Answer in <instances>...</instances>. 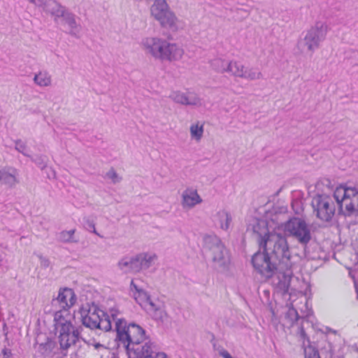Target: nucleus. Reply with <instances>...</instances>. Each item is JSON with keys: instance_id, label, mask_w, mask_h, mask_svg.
<instances>
[{"instance_id": "1", "label": "nucleus", "mask_w": 358, "mask_h": 358, "mask_svg": "<svg viewBox=\"0 0 358 358\" xmlns=\"http://www.w3.org/2000/svg\"><path fill=\"white\" fill-rule=\"evenodd\" d=\"M291 252L285 234L271 231L266 240L262 241L259 250L251 259L258 273L269 279L276 275L273 283L283 293L289 290L292 272Z\"/></svg>"}, {"instance_id": "2", "label": "nucleus", "mask_w": 358, "mask_h": 358, "mask_svg": "<svg viewBox=\"0 0 358 358\" xmlns=\"http://www.w3.org/2000/svg\"><path fill=\"white\" fill-rule=\"evenodd\" d=\"M339 199L337 188L332 194H316L311 201L313 214L326 223L332 222L334 217H343L339 214Z\"/></svg>"}, {"instance_id": "3", "label": "nucleus", "mask_w": 358, "mask_h": 358, "mask_svg": "<svg viewBox=\"0 0 358 358\" xmlns=\"http://www.w3.org/2000/svg\"><path fill=\"white\" fill-rule=\"evenodd\" d=\"M203 248L210 254L213 269L220 273L229 270L230 253L218 236L214 234L203 236Z\"/></svg>"}, {"instance_id": "4", "label": "nucleus", "mask_w": 358, "mask_h": 358, "mask_svg": "<svg viewBox=\"0 0 358 358\" xmlns=\"http://www.w3.org/2000/svg\"><path fill=\"white\" fill-rule=\"evenodd\" d=\"M143 45L154 57L162 61H178L184 54L183 49L178 44L162 38H148Z\"/></svg>"}, {"instance_id": "5", "label": "nucleus", "mask_w": 358, "mask_h": 358, "mask_svg": "<svg viewBox=\"0 0 358 358\" xmlns=\"http://www.w3.org/2000/svg\"><path fill=\"white\" fill-rule=\"evenodd\" d=\"M72 316L69 311L60 310L55 314V329L59 333V342L62 350H68L78 339L80 331L71 324Z\"/></svg>"}, {"instance_id": "6", "label": "nucleus", "mask_w": 358, "mask_h": 358, "mask_svg": "<svg viewBox=\"0 0 358 358\" xmlns=\"http://www.w3.org/2000/svg\"><path fill=\"white\" fill-rule=\"evenodd\" d=\"M340 199L339 214L343 217L358 215V186L337 187Z\"/></svg>"}, {"instance_id": "7", "label": "nucleus", "mask_w": 358, "mask_h": 358, "mask_svg": "<svg viewBox=\"0 0 358 358\" xmlns=\"http://www.w3.org/2000/svg\"><path fill=\"white\" fill-rule=\"evenodd\" d=\"M285 236L294 238L299 244L306 246L312 238L309 224L303 218L292 217L284 223Z\"/></svg>"}, {"instance_id": "8", "label": "nucleus", "mask_w": 358, "mask_h": 358, "mask_svg": "<svg viewBox=\"0 0 358 358\" xmlns=\"http://www.w3.org/2000/svg\"><path fill=\"white\" fill-rule=\"evenodd\" d=\"M83 324L90 329H99L104 331L111 329V320L110 316L96 306H92L88 310H83Z\"/></svg>"}, {"instance_id": "9", "label": "nucleus", "mask_w": 358, "mask_h": 358, "mask_svg": "<svg viewBox=\"0 0 358 358\" xmlns=\"http://www.w3.org/2000/svg\"><path fill=\"white\" fill-rule=\"evenodd\" d=\"M328 32L327 25L322 22H316L314 26L303 33V38L299 41V45L308 51L314 52L325 40Z\"/></svg>"}, {"instance_id": "10", "label": "nucleus", "mask_w": 358, "mask_h": 358, "mask_svg": "<svg viewBox=\"0 0 358 358\" xmlns=\"http://www.w3.org/2000/svg\"><path fill=\"white\" fill-rule=\"evenodd\" d=\"M113 321L115 322V329L117 333L116 339L122 344L125 349L128 358H134V343L129 334V327H134V322L127 325L124 319H116L113 313L111 314Z\"/></svg>"}, {"instance_id": "11", "label": "nucleus", "mask_w": 358, "mask_h": 358, "mask_svg": "<svg viewBox=\"0 0 358 358\" xmlns=\"http://www.w3.org/2000/svg\"><path fill=\"white\" fill-rule=\"evenodd\" d=\"M145 342L141 348H136V358H154L156 345L151 342L146 331L140 325L136 324V345Z\"/></svg>"}, {"instance_id": "12", "label": "nucleus", "mask_w": 358, "mask_h": 358, "mask_svg": "<svg viewBox=\"0 0 358 358\" xmlns=\"http://www.w3.org/2000/svg\"><path fill=\"white\" fill-rule=\"evenodd\" d=\"M227 73L250 80L263 78L262 73L257 69L245 67L241 62L233 59L229 61Z\"/></svg>"}, {"instance_id": "13", "label": "nucleus", "mask_w": 358, "mask_h": 358, "mask_svg": "<svg viewBox=\"0 0 358 358\" xmlns=\"http://www.w3.org/2000/svg\"><path fill=\"white\" fill-rule=\"evenodd\" d=\"M310 316L311 315L309 312L304 315L300 316L297 310L293 306H290L285 314V320L289 324V327H292L295 324H299V322L301 321L297 334L303 342L306 340L308 341V336L305 331L304 323H313V321L310 320Z\"/></svg>"}, {"instance_id": "14", "label": "nucleus", "mask_w": 358, "mask_h": 358, "mask_svg": "<svg viewBox=\"0 0 358 358\" xmlns=\"http://www.w3.org/2000/svg\"><path fill=\"white\" fill-rule=\"evenodd\" d=\"M57 6H52L50 8V13L52 15L57 18L62 17L65 22L70 27V34L73 36H76V34L79 31V25L77 24L76 20V16L72 13L67 11L64 7L61 6L56 1Z\"/></svg>"}, {"instance_id": "15", "label": "nucleus", "mask_w": 358, "mask_h": 358, "mask_svg": "<svg viewBox=\"0 0 358 358\" xmlns=\"http://www.w3.org/2000/svg\"><path fill=\"white\" fill-rule=\"evenodd\" d=\"M143 305V309L152 320L163 322L167 317L165 304L159 299H151L148 303Z\"/></svg>"}, {"instance_id": "16", "label": "nucleus", "mask_w": 358, "mask_h": 358, "mask_svg": "<svg viewBox=\"0 0 358 358\" xmlns=\"http://www.w3.org/2000/svg\"><path fill=\"white\" fill-rule=\"evenodd\" d=\"M158 257L153 252H141L136 255V272L147 270L157 260Z\"/></svg>"}, {"instance_id": "17", "label": "nucleus", "mask_w": 358, "mask_h": 358, "mask_svg": "<svg viewBox=\"0 0 358 358\" xmlns=\"http://www.w3.org/2000/svg\"><path fill=\"white\" fill-rule=\"evenodd\" d=\"M202 202L197 190L192 187L186 188L182 194L181 204L183 208H192Z\"/></svg>"}, {"instance_id": "18", "label": "nucleus", "mask_w": 358, "mask_h": 358, "mask_svg": "<svg viewBox=\"0 0 358 358\" xmlns=\"http://www.w3.org/2000/svg\"><path fill=\"white\" fill-rule=\"evenodd\" d=\"M56 300L62 308V310L68 311V309L76 303V298L71 289L63 288L59 289Z\"/></svg>"}, {"instance_id": "19", "label": "nucleus", "mask_w": 358, "mask_h": 358, "mask_svg": "<svg viewBox=\"0 0 358 358\" xmlns=\"http://www.w3.org/2000/svg\"><path fill=\"white\" fill-rule=\"evenodd\" d=\"M56 347V343L47 338L43 343H36L34 346L36 358H50L52 356L53 350Z\"/></svg>"}, {"instance_id": "20", "label": "nucleus", "mask_w": 358, "mask_h": 358, "mask_svg": "<svg viewBox=\"0 0 358 358\" xmlns=\"http://www.w3.org/2000/svg\"><path fill=\"white\" fill-rule=\"evenodd\" d=\"M252 231L257 236L256 238L259 248L262 246V241L266 240L267 236L271 234V231H269L267 223L264 220H257L252 226Z\"/></svg>"}, {"instance_id": "21", "label": "nucleus", "mask_w": 358, "mask_h": 358, "mask_svg": "<svg viewBox=\"0 0 358 358\" xmlns=\"http://www.w3.org/2000/svg\"><path fill=\"white\" fill-rule=\"evenodd\" d=\"M0 183L10 187L15 186L17 183L15 171L10 173L6 169H0Z\"/></svg>"}, {"instance_id": "22", "label": "nucleus", "mask_w": 358, "mask_h": 358, "mask_svg": "<svg viewBox=\"0 0 358 358\" xmlns=\"http://www.w3.org/2000/svg\"><path fill=\"white\" fill-rule=\"evenodd\" d=\"M220 227L223 230H227L229 228L232 221L230 213L224 210H220L215 215Z\"/></svg>"}, {"instance_id": "23", "label": "nucleus", "mask_w": 358, "mask_h": 358, "mask_svg": "<svg viewBox=\"0 0 358 358\" xmlns=\"http://www.w3.org/2000/svg\"><path fill=\"white\" fill-rule=\"evenodd\" d=\"M229 61L222 58H215L210 61V66L217 73H227Z\"/></svg>"}, {"instance_id": "24", "label": "nucleus", "mask_w": 358, "mask_h": 358, "mask_svg": "<svg viewBox=\"0 0 358 358\" xmlns=\"http://www.w3.org/2000/svg\"><path fill=\"white\" fill-rule=\"evenodd\" d=\"M150 299L151 296L149 293L136 284V302L143 308V303H148Z\"/></svg>"}, {"instance_id": "25", "label": "nucleus", "mask_w": 358, "mask_h": 358, "mask_svg": "<svg viewBox=\"0 0 358 358\" xmlns=\"http://www.w3.org/2000/svg\"><path fill=\"white\" fill-rule=\"evenodd\" d=\"M117 265L123 273H131L134 268V257H124L119 261Z\"/></svg>"}, {"instance_id": "26", "label": "nucleus", "mask_w": 358, "mask_h": 358, "mask_svg": "<svg viewBox=\"0 0 358 358\" xmlns=\"http://www.w3.org/2000/svg\"><path fill=\"white\" fill-rule=\"evenodd\" d=\"M184 106H200L201 99L196 93L187 91L185 92Z\"/></svg>"}, {"instance_id": "27", "label": "nucleus", "mask_w": 358, "mask_h": 358, "mask_svg": "<svg viewBox=\"0 0 358 358\" xmlns=\"http://www.w3.org/2000/svg\"><path fill=\"white\" fill-rule=\"evenodd\" d=\"M75 232L76 229L63 230L57 234V240L63 243H77L78 241L74 238Z\"/></svg>"}, {"instance_id": "28", "label": "nucleus", "mask_w": 358, "mask_h": 358, "mask_svg": "<svg viewBox=\"0 0 358 358\" xmlns=\"http://www.w3.org/2000/svg\"><path fill=\"white\" fill-rule=\"evenodd\" d=\"M35 83L41 87H47L51 84L50 76L45 72H39L34 78Z\"/></svg>"}, {"instance_id": "29", "label": "nucleus", "mask_w": 358, "mask_h": 358, "mask_svg": "<svg viewBox=\"0 0 358 358\" xmlns=\"http://www.w3.org/2000/svg\"><path fill=\"white\" fill-rule=\"evenodd\" d=\"M31 3L38 7H41L43 9L48 13L50 8L57 6L56 1L54 0H27Z\"/></svg>"}, {"instance_id": "30", "label": "nucleus", "mask_w": 358, "mask_h": 358, "mask_svg": "<svg viewBox=\"0 0 358 358\" xmlns=\"http://www.w3.org/2000/svg\"><path fill=\"white\" fill-rule=\"evenodd\" d=\"M203 133V127L202 124H193L190 127V134L192 138L196 139V141H199Z\"/></svg>"}, {"instance_id": "31", "label": "nucleus", "mask_w": 358, "mask_h": 358, "mask_svg": "<svg viewBox=\"0 0 358 358\" xmlns=\"http://www.w3.org/2000/svg\"><path fill=\"white\" fill-rule=\"evenodd\" d=\"M169 97L175 103L184 105L185 92L174 91L171 93Z\"/></svg>"}, {"instance_id": "32", "label": "nucleus", "mask_w": 358, "mask_h": 358, "mask_svg": "<svg viewBox=\"0 0 358 358\" xmlns=\"http://www.w3.org/2000/svg\"><path fill=\"white\" fill-rule=\"evenodd\" d=\"M105 178L110 180L113 183H117L120 181V177L113 169H110L105 175Z\"/></svg>"}, {"instance_id": "33", "label": "nucleus", "mask_w": 358, "mask_h": 358, "mask_svg": "<svg viewBox=\"0 0 358 358\" xmlns=\"http://www.w3.org/2000/svg\"><path fill=\"white\" fill-rule=\"evenodd\" d=\"M33 162L41 169H43L47 165V157L44 155L36 156L35 158H32Z\"/></svg>"}, {"instance_id": "34", "label": "nucleus", "mask_w": 358, "mask_h": 358, "mask_svg": "<svg viewBox=\"0 0 358 358\" xmlns=\"http://www.w3.org/2000/svg\"><path fill=\"white\" fill-rule=\"evenodd\" d=\"M15 150L18 152H21L24 156L31 157V156L26 152L27 150V145L24 142H22L21 140H17L15 141Z\"/></svg>"}, {"instance_id": "35", "label": "nucleus", "mask_w": 358, "mask_h": 358, "mask_svg": "<svg viewBox=\"0 0 358 358\" xmlns=\"http://www.w3.org/2000/svg\"><path fill=\"white\" fill-rule=\"evenodd\" d=\"M85 228L88 231L95 234L96 235L99 236V237H101V238L103 237L96 231V228H95V224L92 220H91L90 219L86 220V221L85 222Z\"/></svg>"}, {"instance_id": "36", "label": "nucleus", "mask_w": 358, "mask_h": 358, "mask_svg": "<svg viewBox=\"0 0 358 358\" xmlns=\"http://www.w3.org/2000/svg\"><path fill=\"white\" fill-rule=\"evenodd\" d=\"M305 357L306 358H320L319 353L317 350L309 348L305 350Z\"/></svg>"}, {"instance_id": "37", "label": "nucleus", "mask_w": 358, "mask_h": 358, "mask_svg": "<svg viewBox=\"0 0 358 358\" xmlns=\"http://www.w3.org/2000/svg\"><path fill=\"white\" fill-rule=\"evenodd\" d=\"M94 348L100 352V355L102 357L104 353L107 352L108 348L103 345L99 343H94L91 344Z\"/></svg>"}, {"instance_id": "38", "label": "nucleus", "mask_w": 358, "mask_h": 358, "mask_svg": "<svg viewBox=\"0 0 358 358\" xmlns=\"http://www.w3.org/2000/svg\"><path fill=\"white\" fill-rule=\"evenodd\" d=\"M0 358H14V357L10 349L3 348L0 353Z\"/></svg>"}, {"instance_id": "39", "label": "nucleus", "mask_w": 358, "mask_h": 358, "mask_svg": "<svg viewBox=\"0 0 358 358\" xmlns=\"http://www.w3.org/2000/svg\"><path fill=\"white\" fill-rule=\"evenodd\" d=\"M38 257L42 267L48 268L50 266V261L48 259L43 257L42 255H38Z\"/></svg>"}, {"instance_id": "40", "label": "nucleus", "mask_w": 358, "mask_h": 358, "mask_svg": "<svg viewBox=\"0 0 358 358\" xmlns=\"http://www.w3.org/2000/svg\"><path fill=\"white\" fill-rule=\"evenodd\" d=\"M219 355L223 358H234L230 355V353L227 350L223 348L219 351Z\"/></svg>"}, {"instance_id": "41", "label": "nucleus", "mask_w": 358, "mask_h": 358, "mask_svg": "<svg viewBox=\"0 0 358 358\" xmlns=\"http://www.w3.org/2000/svg\"><path fill=\"white\" fill-rule=\"evenodd\" d=\"M156 358H169L166 353L164 352H157L156 353Z\"/></svg>"}, {"instance_id": "42", "label": "nucleus", "mask_w": 358, "mask_h": 358, "mask_svg": "<svg viewBox=\"0 0 358 358\" xmlns=\"http://www.w3.org/2000/svg\"><path fill=\"white\" fill-rule=\"evenodd\" d=\"M322 182L323 184H326L327 185H329L331 183L330 180L329 179H323L322 180Z\"/></svg>"}, {"instance_id": "43", "label": "nucleus", "mask_w": 358, "mask_h": 358, "mask_svg": "<svg viewBox=\"0 0 358 358\" xmlns=\"http://www.w3.org/2000/svg\"><path fill=\"white\" fill-rule=\"evenodd\" d=\"M131 286H134V280L131 279Z\"/></svg>"}, {"instance_id": "44", "label": "nucleus", "mask_w": 358, "mask_h": 358, "mask_svg": "<svg viewBox=\"0 0 358 358\" xmlns=\"http://www.w3.org/2000/svg\"><path fill=\"white\" fill-rule=\"evenodd\" d=\"M319 186H320V182H318L317 183V185H316V187H319Z\"/></svg>"}, {"instance_id": "45", "label": "nucleus", "mask_w": 358, "mask_h": 358, "mask_svg": "<svg viewBox=\"0 0 358 358\" xmlns=\"http://www.w3.org/2000/svg\"><path fill=\"white\" fill-rule=\"evenodd\" d=\"M76 355H77V356H78V357H79V355H78V352H76ZM80 357H82V356H80Z\"/></svg>"}, {"instance_id": "46", "label": "nucleus", "mask_w": 358, "mask_h": 358, "mask_svg": "<svg viewBox=\"0 0 358 358\" xmlns=\"http://www.w3.org/2000/svg\"><path fill=\"white\" fill-rule=\"evenodd\" d=\"M357 298H358V291H357Z\"/></svg>"}]
</instances>
